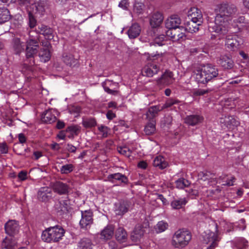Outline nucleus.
Returning <instances> with one entry per match:
<instances>
[{
    "mask_svg": "<svg viewBox=\"0 0 249 249\" xmlns=\"http://www.w3.org/2000/svg\"><path fill=\"white\" fill-rule=\"evenodd\" d=\"M237 11L236 6L233 4H221L219 7V13L215 18L214 23L208 26L209 31L222 36L227 34L229 18L234 15Z\"/></svg>",
    "mask_w": 249,
    "mask_h": 249,
    "instance_id": "1",
    "label": "nucleus"
},
{
    "mask_svg": "<svg viewBox=\"0 0 249 249\" xmlns=\"http://www.w3.org/2000/svg\"><path fill=\"white\" fill-rule=\"evenodd\" d=\"M33 31L29 32V41H21L20 38L17 37V53L24 50L26 48V62L24 64L26 69L29 71H33V66L35 65L34 57L36 55L39 48V36L37 35L33 37L32 35Z\"/></svg>",
    "mask_w": 249,
    "mask_h": 249,
    "instance_id": "2",
    "label": "nucleus"
},
{
    "mask_svg": "<svg viewBox=\"0 0 249 249\" xmlns=\"http://www.w3.org/2000/svg\"><path fill=\"white\" fill-rule=\"evenodd\" d=\"M226 76L218 73V69L210 64L203 66L200 71L196 73V79L198 83L205 84L211 81L220 80L222 84L225 80Z\"/></svg>",
    "mask_w": 249,
    "mask_h": 249,
    "instance_id": "3",
    "label": "nucleus"
},
{
    "mask_svg": "<svg viewBox=\"0 0 249 249\" xmlns=\"http://www.w3.org/2000/svg\"><path fill=\"white\" fill-rule=\"evenodd\" d=\"M4 228L8 236L3 240L2 246L6 249H13L16 246V221L9 220L5 224Z\"/></svg>",
    "mask_w": 249,
    "mask_h": 249,
    "instance_id": "4",
    "label": "nucleus"
},
{
    "mask_svg": "<svg viewBox=\"0 0 249 249\" xmlns=\"http://www.w3.org/2000/svg\"><path fill=\"white\" fill-rule=\"evenodd\" d=\"M192 235L190 231L185 229L177 231L173 238V242L176 248H183L188 244Z\"/></svg>",
    "mask_w": 249,
    "mask_h": 249,
    "instance_id": "5",
    "label": "nucleus"
},
{
    "mask_svg": "<svg viewBox=\"0 0 249 249\" xmlns=\"http://www.w3.org/2000/svg\"><path fill=\"white\" fill-rule=\"evenodd\" d=\"M185 29L184 26H180L165 32L167 36L171 37L174 41L184 40L186 38Z\"/></svg>",
    "mask_w": 249,
    "mask_h": 249,
    "instance_id": "6",
    "label": "nucleus"
},
{
    "mask_svg": "<svg viewBox=\"0 0 249 249\" xmlns=\"http://www.w3.org/2000/svg\"><path fill=\"white\" fill-rule=\"evenodd\" d=\"M243 43L242 38L235 34L229 35L226 36V45L232 51H235Z\"/></svg>",
    "mask_w": 249,
    "mask_h": 249,
    "instance_id": "7",
    "label": "nucleus"
},
{
    "mask_svg": "<svg viewBox=\"0 0 249 249\" xmlns=\"http://www.w3.org/2000/svg\"><path fill=\"white\" fill-rule=\"evenodd\" d=\"M175 103H167L162 107L160 106H154L150 107L146 113V119L148 120H155V117L158 115L160 111H161L165 107H169L174 104Z\"/></svg>",
    "mask_w": 249,
    "mask_h": 249,
    "instance_id": "8",
    "label": "nucleus"
},
{
    "mask_svg": "<svg viewBox=\"0 0 249 249\" xmlns=\"http://www.w3.org/2000/svg\"><path fill=\"white\" fill-rule=\"evenodd\" d=\"M159 66L154 62L148 63L142 69V75L147 77H152L157 74L160 71Z\"/></svg>",
    "mask_w": 249,
    "mask_h": 249,
    "instance_id": "9",
    "label": "nucleus"
},
{
    "mask_svg": "<svg viewBox=\"0 0 249 249\" xmlns=\"http://www.w3.org/2000/svg\"><path fill=\"white\" fill-rule=\"evenodd\" d=\"M148 226V222L143 225L137 224L130 235V239L133 242H137L142 237L145 232L144 228Z\"/></svg>",
    "mask_w": 249,
    "mask_h": 249,
    "instance_id": "10",
    "label": "nucleus"
},
{
    "mask_svg": "<svg viewBox=\"0 0 249 249\" xmlns=\"http://www.w3.org/2000/svg\"><path fill=\"white\" fill-rule=\"evenodd\" d=\"M92 212L89 211H81V219L79 224L81 228L88 229L93 223Z\"/></svg>",
    "mask_w": 249,
    "mask_h": 249,
    "instance_id": "11",
    "label": "nucleus"
},
{
    "mask_svg": "<svg viewBox=\"0 0 249 249\" xmlns=\"http://www.w3.org/2000/svg\"><path fill=\"white\" fill-rule=\"evenodd\" d=\"M115 212L117 215H123L131 208V202L128 200H123L116 204Z\"/></svg>",
    "mask_w": 249,
    "mask_h": 249,
    "instance_id": "12",
    "label": "nucleus"
},
{
    "mask_svg": "<svg viewBox=\"0 0 249 249\" xmlns=\"http://www.w3.org/2000/svg\"><path fill=\"white\" fill-rule=\"evenodd\" d=\"M163 20V17L162 15L160 12H156L153 14L150 19V24L152 28L157 29V31L159 33H160L162 28L160 27L161 23Z\"/></svg>",
    "mask_w": 249,
    "mask_h": 249,
    "instance_id": "13",
    "label": "nucleus"
},
{
    "mask_svg": "<svg viewBox=\"0 0 249 249\" xmlns=\"http://www.w3.org/2000/svg\"><path fill=\"white\" fill-rule=\"evenodd\" d=\"M36 32L37 34L43 35L47 40H52L54 36L53 29L45 25H39Z\"/></svg>",
    "mask_w": 249,
    "mask_h": 249,
    "instance_id": "14",
    "label": "nucleus"
},
{
    "mask_svg": "<svg viewBox=\"0 0 249 249\" xmlns=\"http://www.w3.org/2000/svg\"><path fill=\"white\" fill-rule=\"evenodd\" d=\"M54 208L57 214L59 215H63L64 214L68 213L69 212V209L71 208L68 204L67 200L59 201L56 202Z\"/></svg>",
    "mask_w": 249,
    "mask_h": 249,
    "instance_id": "15",
    "label": "nucleus"
},
{
    "mask_svg": "<svg viewBox=\"0 0 249 249\" xmlns=\"http://www.w3.org/2000/svg\"><path fill=\"white\" fill-rule=\"evenodd\" d=\"M52 190L47 187H41L37 193V198L38 200L42 202H47L52 198Z\"/></svg>",
    "mask_w": 249,
    "mask_h": 249,
    "instance_id": "16",
    "label": "nucleus"
},
{
    "mask_svg": "<svg viewBox=\"0 0 249 249\" xmlns=\"http://www.w3.org/2000/svg\"><path fill=\"white\" fill-rule=\"evenodd\" d=\"M181 21V19L178 15H172L165 20V27L168 30L180 27Z\"/></svg>",
    "mask_w": 249,
    "mask_h": 249,
    "instance_id": "17",
    "label": "nucleus"
},
{
    "mask_svg": "<svg viewBox=\"0 0 249 249\" xmlns=\"http://www.w3.org/2000/svg\"><path fill=\"white\" fill-rule=\"evenodd\" d=\"M52 235L53 242H57L62 239L64 235L65 231L60 226L56 225L53 227H50Z\"/></svg>",
    "mask_w": 249,
    "mask_h": 249,
    "instance_id": "18",
    "label": "nucleus"
},
{
    "mask_svg": "<svg viewBox=\"0 0 249 249\" xmlns=\"http://www.w3.org/2000/svg\"><path fill=\"white\" fill-rule=\"evenodd\" d=\"M189 19L194 20L201 24L203 22L202 14L201 11L197 8L192 7L188 12Z\"/></svg>",
    "mask_w": 249,
    "mask_h": 249,
    "instance_id": "19",
    "label": "nucleus"
},
{
    "mask_svg": "<svg viewBox=\"0 0 249 249\" xmlns=\"http://www.w3.org/2000/svg\"><path fill=\"white\" fill-rule=\"evenodd\" d=\"M220 122L230 129H232V127L237 126L239 124V121L231 116H225L221 117Z\"/></svg>",
    "mask_w": 249,
    "mask_h": 249,
    "instance_id": "20",
    "label": "nucleus"
},
{
    "mask_svg": "<svg viewBox=\"0 0 249 249\" xmlns=\"http://www.w3.org/2000/svg\"><path fill=\"white\" fill-rule=\"evenodd\" d=\"M217 63L225 70H231L234 65L232 59L226 55L221 56L218 59Z\"/></svg>",
    "mask_w": 249,
    "mask_h": 249,
    "instance_id": "21",
    "label": "nucleus"
},
{
    "mask_svg": "<svg viewBox=\"0 0 249 249\" xmlns=\"http://www.w3.org/2000/svg\"><path fill=\"white\" fill-rule=\"evenodd\" d=\"M53 191L59 195H66L69 192L68 185L61 181H56L52 185Z\"/></svg>",
    "mask_w": 249,
    "mask_h": 249,
    "instance_id": "22",
    "label": "nucleus"
},
{
    "mask_svg": "<svg viewBox=\"0 0 249 249\" xmlns=\"http://www.w3.org/2000/svg\"><path fill=\"white\" fill-rule=\"evenodd\" d=\"M108 181L114 183L115 181H119L121 183L127 184L128 182V178L124 175L120 173L109 175L107 177Z\"/></svg>",
    "mask_w": 249,
    "mask_h": 249,
    "instance_id": "23",
    "label": "nucleus"
},
{
    "mask_svg": "<svg viewBox=\"0 0 249 249\" xmlns=\"http://www.w3.org/2000/svg\"><path fill=\"white\" fill-rule=\"evenodd\" d=\"M27 8H29L35 14L42 15L45 11L44 3L41 1H36Z\"/></svg>",
    "mask_w": 249,
    "mask_h": 249,
    "instance_id": "24",
    "label": "nucleus"
},
{
    "mask_svg": "<svg viewBox=\"0 0 249 249\" xmlns=\"http://www.w3.org/2000/svg\"><path fill=\"white\" fill-rule=\"evenodd\" d=\"M203 119L202 116L194 114L187 116L185 119V123L190 125L194 126L202 123Z\"/></svg>",
    "mask_w": 249,
    "mask_h": 249,
    "instance_id": "25",
    "label": "nucleus"
},
{
    "mask_svg": "<svg viewBox=\"0 0 249 249\" xmlns=\"http://www.w3.org/2000/svg\"><path fill=\"white\" fill-rule=\"evenodd\" d=\"M184 24L185 31L191 33L197 32L199 30V26L201 25L198 21L191 19L187 21Z\"/></svg>",
    "mask_w": 249,
    "mask_h": 249,
    "instance_id": "26",
    "label": "nucleus"
},
{
    "mask_svg": "<svg viewBox=\"0 0 249 249\" xmlns=\"http://www.w3.org/2000/svg\"><path fill=\"white\" fill-rule=\"evenodd\" d=\"M114 227L108 225L101 232V238L105 240L110 239L114 234Z\"/></svg>",
    "mask_w": 249,
    "mask_h": 249,
    "instance_id": "27",
    "label": "nucleus"
},
{
    "mask_svg": "<svg viewBox=\"0 0 249 249\" xmlns=\"http://www.w3.org/2000/svg\"><path fill=\"white\" fill-rule=\"evenodd\" d=\"M154 34H156L155 30L154 31ZM155 37L153 42L150 43V49L149 51H151L153 49V47L155 46L156 45H158L159 46H161L164 45L163 42L165 41L166 35H165L163 34H155Z\"/></svg>",
    "mask_w": 249,
    "mask_h": 249,
    "instance_id": "28",
    "label": "nucleus"
},
{
    "mask_svg": "<svg viewBox=\"0 0 249 249\" xmlns=\"http://www.w3.org/2000/svg\"><path fill=\"white\" fill-rule=\"evenodd\" d=\"M141 28L138 23H134L129 27L127 34L130 39L137 38L140 34Z\"/></svg>",
    "mask_w": 249,
    "mask_h": 249,
    "instance_id": "29",
    "label": "nucleus"
},
{
    "mask_svg": "<svg viewBox=\"0 0 249 249\" xmlns=\"http://www.w3.org/2000/svg\"><path fill=\"white\" fill-rule=\"evenodd\" d=\"M41 120L44 123L52 124L56 120V117L52 113L51 109H48L42 114Z\"/></svg>",
    "mask_w": 249,
    "mask_h": 249,
    "instance_id": "30",
    "label": "nucleus"
},
{
    "mask_svg": "<svg viewBox=\"0 0 249 249\" xmlns=\"http://www.w3.org/2000/svg\"><path fill=\"white\" fill-rule=\"evenodd\" d=\"M62 60L64 63L70 67H75L78 63V60L74 58L72 54L68 53H63Z\"/></svg>",
    "mask_w": 249,
    "mask_h": 249,
    "instance_id": "31",
    "label": "nucleus"
},
{
    "mask_svg": "<svg viewBox=\"0 0 249 249\" xmlns=\"http://www.w3.org/2000/svg\"><path fill=\"white\" fill-rule=\"evenodd\" d=\"M115 237L119 242H125L127 239V232L124 228L119 227L116 231Z\"/></svg>",
    "mask_w": 249,
    "mask_h": 249,
    "instance_id": "32",
    "label": "nucleus"
},
{
    "mask_svg": "<svg viewBox=\"0 0 249 249\" xmlns=\"http://www.w3.org/2000/svg\"><path fill=\"white\" fill-rule=\"evenodd\" d=\"M93 245L91 240L86 237L81 239L78 242L79 249H92Z\"/></svg>",
    "mask_w": 249,
    "mask_h": 249,
    "instance_id": "33",
    "label": "nucleus"
},
{
    "mask_svg": "<svg viewBox=\"0 0 249 249\" xmlns=\"http://www.w3.org/2000/svg\"><path fill=\"white\" fill-rule=\"evenodd\" d=\"M156 131V120H148L145 126L144 132L147 135H151Z\"/></svg>",
    "mask_w": 249,
    "mask_h": 249,
    "instance_id": "34",
    "label": "nucleus"
},
{
    "mask_svg": "<svg viewBox=\"0 0 249 249\" xmlns=\"http://www.w3.org/2000/svg\"><path fill=\"white\" fill-rule=\"evenodd\" d=\"M168 165V162L165 161L162 156H157L153 161V165L160 169H165L167 167Z\"/></svg>",
    "mask_w": 249,
    "mask_h": 249,
    "instance_id": "35",
    "label": "nucleus"
},
{
    "mask_svg": "<svg viewBox=\"0 0 249 249\" xmlns=\"http://www.w3.org/2000/svg\"><path fill=\"white\" fill-rule=\"evenodd\" d=\"M10 18V15L8 9L4 7H0V24L8 21Z\"/></svg>",
    "mask_w": 249,
    "mask_h": 249,
    "instance_id": "36",
    "label": "nucleus"
},
{
    "mask_svg": "<svg viewBox=\"0 0 249 249\" xmlns=\"http://www.w3.org/2000/svg\"><path fill=\"white\" fill-rule=\"evenodd\" d=\"M231 243L233 244L237 249H243L248 246V241L242 237L236 239L235 241H231Z\"/></svg>",
    "mask_w": 249,
    "mask_h": 249,
    "instance_id": "37",
    "label": "nucleus"
},
{
    "mask_svg": "<svg viewBox=\"0 0 249 249\" xmlns=\"http://www.w3.org/2000/svg\"><path fill=\"white\" fill-rule=\"evenodd\" d=\"M42 240L47 243L53 242L50 227L43 231L41 235Z\"/></svg>",
    "mask_w": 249,
    "mask_h": 249,
    "instance_id": "38",
    "label": "nucleus"
},
{
    "mask_svg": "<svg viewBox=\"0 0 249 249\" xmlns=\"http://www.w3.org/2000/svg\"><path fill=\"white\" fill-rule=\"evenodd\" d=\"M38 56L41 61L46 62L50 59L51 53L48 49H43L39 52Z\"/></svg>",
    "mask_w": 249,
    "mask_h": 249,
    "instance_id": "39",
    "label": "nucleus"
},
{
    "mask_svg": "<svg viewBox=\"0 0 249 249\" xmlns=\"http://www.w3.org/2000/svg\"><path fill=\"white\" fill-rule=\"evenodd\" d=\"M187 203L185 198L175 199L171 202V206L174 209H179L184 206Z\"/></svg>",
    "mask_w": 249,
    "mask_h": 249,
    "instance_id": "40",
    "label": "nucleus"
},
{
    "mask_svg": "<svg viewBox=\"0 0 249 249\" xmlns=\"http://www.w3.org/2000/svg\"><path fill=\"white\" fill-rule=\"evenodd\" d=\"M114 85H116V83H112L111 81L109 80H106L105 82L103 84V86L105 90L108 93L112 95H116L118 93V91L116 90L111 89L108 87V86L112 87V86Z\"/></svg>",
    "mask_w": 249,
    "mask_h": 249,
    "instance_id": "41",
    "label": "nucleus"
},
{
    "mask_svg": "<svg viewBox=\"0 0 249 249\" xmlns=\"http://www.w3.org/2000/svg\"><path fill=\"white\" fill-rule=\"evenodd\" d=\"M175 184L177 188L182 189L188 187L190 185V182L184 178H180L176 181Z\"/></svg>",
    "mask_w": 249,
    "mask_h": 249,
    "instance_id": "42",
    "label": "nucleus"
},
{
    "mask_svg": "<svg viewBox=\"0 0 249 249\" xmlns=\"http://www.w3.org/2000/svg\"><path fill=\"white\" fill-rule=\"evenodd\" d=\"M27 11L28 14L29 25L31 28H33L36 25V15L32 12L29 8H27Z\"/></svg>",
    "mask_w": 249,
    "mask_h": 249,
    "instance_id": "43",
    "label": "nucleus"
},
{
    "mask_svg": "<svg viewBox=\"0 0 249 249\" xmlns=\"http://www.w3.org/2000/svg\"><path fill=\"white\" fill-rule=\"evenodd\" d=\"M172 122V117L171 116L168 115L163 118L161 121L160 125L161 127L163 128H169V126L171 125Z\"/></svg>",
    "mask_w": 249,
    "mask_h": 249,
    "instance_id": "44",
    "label": "nucleus"
},
{
    "mask_svg": "<svg viewBox=\"0 0 249 249\" xmlns=\"http://www.w3.org/2000/svg\"><path fill=\"white\" fill-rule=\"evenodd\" d=\"M82 124L86 128H91L96 125V122L94 118H86L83 119Z\"/></svg>",
    "mask_w": 249,
    "mask_h": 249,
    "instance_id": "45",
    "label": "nucleus"
},
{
    "mask_svg": "<svg viewBox=\"0 0 249 249\" xmlns=\"http://www.w3.org/2000/svg\"><path fill=\"white\" fill-rule=\"evenodd\" d=\"M144 5L143 3L138 1H135L134 7L133 11L135 13L140 15L143 13Z\"/></svg>",
    "mask_w": 249,
    "mask_h": 249,
    "instance_id": "46",
    "label": "nucleus"
},
{
    "mask_svg": "<svg viewBox=\"0 0 249 249\" xmlns=\"http://www.w3.org/2000/svg\"><path fill=\"white\" fill-rule=\"evenodd\" d=\"M117 150L119 153L127 157H129L131 154V150L125 146L118 147Z\"/></svg>",
    "mask_w": 249,
    "mask_h": 249,
    "instance_id": "47",
    "label": "nucleus"
},
{
    "mask_svg": "<svg viewBox=\"0 0 249 249\" xmlns=\"http://www.w3.org/2000/svg\"><path fill=\"white\" fill-rule=\"evenodd\" d=\"M168 227V225L167 223L163 221H161L158 223L155 229L157 232H161L166 230Z\"/></svg>",
    "mask_w": 249,
    "mask_h": 249,
    "instance_id": "48",
    "label": "nucleus"
},
{
    "mask_svg": "<svg viewBox=\"0 0 249 249\" xmlns=\"http://www.w3.org/2000/svg\"><path fill=\"white\" fill-rule=\"evenodd\" d=\"M73 170V165L71 164H68L63 165L60 169V172L61 174H67L72 172Z\"/></svg>",
    "mask_w": 249,
    "mask_h": 249,
    "instance_id": "49",
    "label": "nucleus"
},
{
    "mask_svg": "<svg viewBox=\"0 0 249 249\" xmlns=\"http://www.w3.org/2000/svg\"><path fill=\"white\" fill-rule=\"evenodd\" d=\"M173 76V73L172 71H166L164 73L162 74L160 77L159 79V81L161 82L163 80L167 81L169 79L172 78Z\"/></svg>",
    "mask_w": 249,
    "mask_h": 249,
    "instance_id": "50",
    "label": "nucleus"
},
{
    "mask_svg": "<svg viewBox=\"0 0 249 249\" xmlns=\"http://www.w3.org/2000/svg\"><path fill=\"white\" fill-rule=\"evenodd\" d=\"M211 91H212V90L210 89H198L197 90L195 91L194 94L196 96H201V95H204L206 94H207Z\"/></svg>",
    "mask_w": 249,
    "mask_h": 249,
    "instance_id": "51",
    "label": "nucleus"
},
{
    "mask_svg": "<svg viewBox=\"0 0 249 249\" xmlns=\"http://www.w3.org/2000/svg\"><path fill=\"white\" fill-rule=\"evenodd\" d=\"M66 132H71L72 133H74L75 135H77L78 133L80 131L79 128L75 125L70 126L66 129Z\"/></svg>",
    "mask_w": 249,
    "mask_h": 249,
    "instance_id": "52",
    "label": "nucleus"
},
{
    "mask_svg": "<svg viewBox=\"0 0 249 249\" xmlns=\"http://www.w3.org/2000/svg\"><path fill=\"white\" fill-rule=\"evenodd\" d=\"M129 3L128 0H121L119 3V7L124 10H127L128 9Z\"/></svg>",
    "mask_w": 249,
    "mask_h": 249,
    "instance_id": "53",
    "label": "nucleus"
},
{
    "mask_svg": "<svg viewBox=\"0 0 249 249\" xmlns=\"http://www.w3.org/2000/svg\"><path fill=\"white\" fill-rule=\"evenodd\" d=\"M18 178L20 181H24L27 178V172L25 170H22L18 174Z\"/></svg>",
    "mask_w": 249,
    "mask_h": 249,
    "instance_id": "54",
    "label": "nucleus"
},
{
    "mask_svg": "<svg viewBox=\"0 0 249 249\" xmlns=\"http://www.w3.org/2000/svg\"><path fill=\"white\" fill-rule=\"evenodd\" d=\"M98 130L102 133L103 137H107L108 134V127L104 125H101L98 127Z\"/></svg>",
    "mask_w": 249,
    "mask_h": 249,
    "instance_id": "55",
    "label": "nucleus"
},
{
    "mask_svg": "<svg viewBox=\"0 0 249 249\" xmlns=\"http://www.w3.org/2000/svg\"><path fill=\"white\" fill-rule=\"evenodd\" d=\"M212 236L211 237V240H210L209 241H212V243L211 245L207 249H214V247L216 246V243L215 242L216 240V236L214 233H212Z\"/></svg>",
    "mask_w": 249,
    "mask_h": 249,
    "instance_id": "56",
    "label": "nucleus"
},
{
    "mask_svg": "<svg viewBox=\"0 0 249 249\" xmlns=\"http://www.w3.org/2000/svg\"><path fill=\"white\" fill-rule=\"evenodd\" d=\"M0 152L1 154H6L8 152V147L5 143H0Z\"/></svg>",
    "mask_w": 249,
    "mask_h": 249,
    "instance_id": "57",
    "label": "nucleus"
},
{
    "mask_svg": "<svg viewBox=\"0 0 249 249\" xmlns=\"http://www.w3.org/2000/svg\"><path fill=\"white\" fill-rule=\"evenodd\" d=\"M17 2H18V4L20 6H25V8L27 9L29 0H17Z\"/></svg>",
    "mask_w": 249,
    "mask_h": 249,
    "instance_id": "58",
    "label": "nucleus"
},
{
    "mask_svg": "<svg viewBox=\"0 0 249 249\" xmlns=\"http://www.w3.org/2000/svg\"><path fill=\"white\" fill-rule=\"evenodd\" d=\"M18 138L20 143H24L26 142V138L23 133L19 134L18 135Z\"/></svg>",
    "mask_w": 249,
    "mask_h": 249,
    "instance_id": "59",
    "label": "nucleus"
},
{
    "mask_svg": "<svg viewBox=\"0 0 249 249\" xmlns=\"http://www.w3.org/2000/svg\"><path fill=\"white\" fill-rule=\"evenodd\" d=\"M0 1L7 3L8 5H13V7H15L16 0H0Z\"/></svg>",
    "mask_w": 249,
    "mask_h": 249,
    "instance_id": "60",
    "label": "nucleus"
},
{
    "mask_svg": "<svg viewBox=\"0 0 249 249\" xmlns=\"http://www.w3.org/2000/svg\"><path fill=\"white\" fill-rule=\"evenodd\" d=\"M67 149L70 152L75 153L76 150V148L71 144H68L67 145Z\"/></svg>",
    "mask_w": 249,
    "mask_h": 249,
    "instance_id": "61",
    "label": "nucleus"
},
{
    "mask_svg": "<svg viewBox=\"0 0 249 249\" xmlns=\"http://www.w3.org/2000/svg\"><path fill=\"white\" fill-rule=\"evenodd\" d=\"M115 117V114L112 110H108L107 113V117L109 120H112Z\"/></svg>",
    "mask_w": 249,
    "mask_h": 249,
    "instance_id": "62",
    "label": "nucleus"
},
{
    "mask_svg": "<svg viewBox=\"0 0 249 249\" xmlns=\"http://www.w3.org/2000/svg\"><path fill=\"white\" fill-rule=\"evenodd\" d=\"M147 166V163L144 161H141L139 162L138 164V167L140 168H142L143 169H146Z\"/></svg>",
    "mask_w": 249,
    "mask_h": 249,
    "instance_id": "63",
    "label": "nucleus"
},
{
    "mask_svg": "<svg viewBox=\"0 0 249 249\" xmlns=\"http://www.w3.org/2000/svg\"><path fill=\"white\" fill-rule=\"evenodd\" d=\"M65 126V124L63 122L58 121L56 124V127L58 129H62Z\"/></svg>",
    "mask_w": 249,
    "mask_h": 249,
    "instance_id": "64",
    "label": "nucleus"
}]
</instances>
